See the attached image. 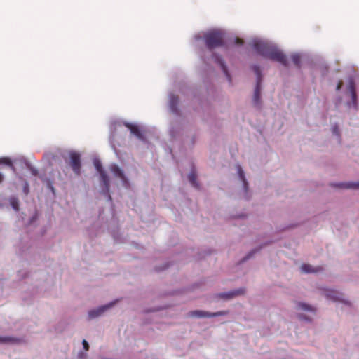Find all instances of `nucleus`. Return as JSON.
I'll use <instances>...</instances> for the list:
<instances>
[{
	"mask_svg": "<svg viewBox=\"0 0 359 359\" xmlns=\"http://www.w3.org/2000/svg\"><path fill=\"white\" fill-rule=\"evenodd\" d=\"M198 60L205 67H229L224 56L216 51L222 48L233 65L250 63L252 57L276 63L282 67H330L325 55L318 51L300 50L288 54L277 43L259 36L252 37L248 43L233 32L212 27L196 32L191 39Z\"/></svg>",
	"mask_w": 359,
	"mask_h": 359,
	"instance_id": "f257e3e1",
	"label": "nucleus"
},
{
	"mask_svg": "<svg viewBox=\"0 0 359 359\" xmlns=\"http://www.w3.org/2000/svg\"><path fill=\"white\" fill-rule=\"evenodd\" d=\"M94 166L97 170V172L100 174V180L102 182L104 188L103 189V193L105 195H107L109 199L111 201V197L109 192V178L108 175H107L106 172L103 170L102 163L100 160H95L94 161Z\"/></svg>",
	"mask_w": 359,
	"mask_h": 359,
	"instance_id": "f03ea898",
	"label": "nucleus"
},
{
	"mask_svg": "<svg viewBox=\"0 0 359 359\" xmlns=\"http://www.w3.org/2000/svg\"><path fill=\"white\" fill-rule=\"evenodd\" d=\"M255 74L257 76V83L254 92L253 104L255 107L259 108L261 106V83H262V74L261 69L256 68L254 69Z\"/></svg>",
	"mask_w": 359,
	"mask_h": 359,
	"instance_id": "7ed1b4c3",
	"label": "nucleus"
},
{
	"mask_svg": "<svg viewBox=\"0 0 359 359\" xmlns=\"http://www.w3.org/2000/svg\"><path fill=\"white\" fill-rule=\"evenodd\" d=\"M229 313L228 311H221L214 313L203 311H192L189 313V316L193 318H212L220 316H225Z\"/></svg>",
	"mask_w": 359,
	"mask_h": 359,
	"instance_id": "20e7f679",
	"label": "nucleus"
},
{
	"mask_svg": "<svg viewBox=\"0 0 359 359\" xmlns=\"http://www.w3.org/2000/svg\"><path fill=\"white\" fill-rule=\"evenodd\" d=\"M346 95L351 98V104L354 108H357V95L355 91V81L353 78H350L346 89Z\"/></svg>",
	"mask_w": 359,
	"mask_h": 359,
	"instance_id": "39448f33",
	"label": "nucleus"
},
{
	"mask_svg": "<svg viewBox=\"0 0 359 359\" xmlns=\"http://www.w3.org/2000/svg\"><path fill=\"white\" fill-rule=\"evenodd\" d=\"M70 156V165L74 172L76 175H79L81 172V156L76 152H72Z\"/></svg>",
	"mask_w": 359,
	"mask_h": 359,
	"instance_id": "423d86ee",
	"label": "nucleus"
},
{
	"mask_svg": "<svg viewBox=\"0 0 359 359\" xmlns=\"http://www.w3.org/2000/svg\"><path fill=\"white\" fill-rule=\"evenodd\" d=\"M125 126L130 130V133L135 135L138 139L144 140V137L137 126L126 123Z\"/></svg>",
	"mask_w": 359,
	"mask_h": 359,
	"instance_id": "0eeeda50",
	"label": "nucleus"
},
{
	"mask_svg": "<svg viewBox=\"0 0 359 359\" xmlns=\"http://www.w3.org/2000/svg\"><path fill=\"white\" fill-rule=\"evenodd\" d=\"M244 292L245 291L243 289H238V290H236L229 292L220 293V294H219L218 296L224 299H232L238 295L243 294L244 293Z\"/></svg>",
	"mask_w": 359,
	"mask_h": 359,
	"instance_id": "6e6552de",
	"label": "nucleus"
},
{
	"mask_svg": "<svg viewBox=\"0 0 359 359\" xmlns=\"http://www.w3.org/2000/svg\"><path fill=\"white\" fill-rule=\"evenodd\" d=\"M109 169L115 177L120 178L123 182H126V178L124 175L123 172L117 165H111Z\"/></svg>",
	"mask_w": 359,
	"mask_h": 359,
	"instance_id": "1a4fd4ad",
	"label": "nucleus"
},
{
	"mask_svg": "<svg viewBox=\"0 0 359 359\" xmlns=\"http://www.w3.org/2000/svg\"><path fill=\"white\" fill-rule=\"evenodd\" d=\"M112 304L102 306L97 309L91 310L88 312V316L90 318H94L99 316H100L102 313H104V311H106L108 308H109Z\"/></svg>",
	"mask_w": 359,
	"mask_h": 359,
	"instance_id": "9d476101",
	"label": "nucleus"
},
{
	"mask_svg": "<svg viewBox=\"0 0 359 359\" xmlns=\"http://www.w3.org/2000/svg\"><path fill=\"white\" fill-rule=\"evenodd\" d=\"M301 270L304 273H313L322 270V268L318 267L317 269H314L311 265L309 264H304L301 266Z\"/></svg>",
	"mask_w": 359,
	"mask_h": 359,
	"instance_id": "9b49d317",
	"label": "nucleus"
},
{
	"mask_svg": "<svg viewBox=\"0 0 359 359\" xmlns=\"http://www.w3.org/2000/svg\"><path fill=\"white\" fill-rule=\"evenodd\" d=\"M325 295L328 299L334 301L339 300V293L334 290H327L325 291Z\"/></svg>",
	"mask_w": 359,
	"mask_h": 359,
	"instance_id": "f8f14e48",
	"label": "nucleus"
},
{
	"mask_svg": "<svg viewBox=\"0 0 359 359\" xmlns=\"http://www.w3.org/2000/svg\"><path fill=\"white\" fill-rule=\"evenodd\" d=\"M339 187L346 189H359V182L357 183L349 182L345 184H341L338 185Z\"/></svg>",
	"mask_w": 359,
	"mask_h": 359,
	"instance_id": "ddd939ff",
	"label": "nucleus"
},
{
	"mask_svg": "<svg viewBox=\"0 0 359 359\" xmlns=\"http://www.w3.org/2000/svg\"><path fill=\"white\" fill-rule=\"evenodd\" d=\"M9 202L12 208L15 210H19V200L15 196H12L9 199Z\"/></svg>",
	"mask_w": 359,
	"mask_h": 359,
	"instance_id": "4468645a",
	"label": "nucleus"
},
{
	"mask_svg": "<svg viewBox=\"0 0 359 359\" xmlns=\"http://www.w3.org/2000/svg\"><path fill=\"white\" fill-rule=\"evenodd\" d=\"M188 179L194 187H198V184L196 182V175L194 172H191L189 174Z\"/></svg>",
	"mask_w": 359,
	"mask_h": 359,
	"instance_id": "2eb2a0df",
	"label": "nucleus"
},
{
	"mask_svg": "<svg viewBox=\"0 0 359 359\" xmlns=\"http://www.w3.org/2000/svg\"><path fill=\"white\" fill-rule=\"evenodd\" d=\"M298 309H302L304 311H315V309L311 306L310 305H308L304 303H299L298 304Z\"/></svg>",
	"mask_w": 359,
	"mask_h": 359,
	"instance_id": "dca6fc26",
	"label": "nucleus"
},
{
	"mask_svg": "<svg viewBox=\"0 0 359 359\" xmlns=\"http://www.w3.org/2000/svg\"><path fill=\"white\" fill-rule=\"evenodd\" d=\"M1 164L8 165L13 168V165L12 164L11 159L7 157L0 158V165Z\"/></svg>",
	"mask_w": 359,
	"mask_h": 359,
	"instance_id": "f3484780",
	"label": "nucleus"
},
{
	"mask_svg": "<svg viewBox=\"0 0 359 359\" xmlns=\"http://www.w3.org/2000/svg\"><path fill=\"white\" fill-rule=\"evenodd\" d=\"M238 175H239V177L242 180V181L243 182V184H244V186L246 188L247 187V181L245 178V175H244V172L241 168V167L240 165L238 166Z\"/></svg>",
	"mask_w": 359,
	"mask_h": 359,
	"instance_id": "a211bd4d",
	"label": "nucleus"
},
{
	"mask_svg": "<svg viewBox=\"0 0 359 359\" xmlns=\"http://www.w3.org/2000/svg\"><path fill=\"white\" fill-rule=\"evenodd\" d=\"M82 344H83V348H84L86 351H88V349H89V345H88V343L86 341V340L83 339V340Z\"/></svg>",
	"mask_w": 359,
	"mask_h": 359,
	"instance_id": "6ab92c4d",
	"label": "nucleus"
},
{
	"mask_svg": "<svg viewBox=\"0 0 359 359\" xmlns=\"http://www.w3.org/2000/svg\"><path fill=\"white\" fill-rule=\"evenodd\" d=\"M11 339L8 337H0V343H6L10 341Z\"/></svg>",
	"mask_w": 359,
	"mask_h": 359,
	"instance_id": "aec40b11",
	"label": "nucleus"
},
{
	"mask_svg": "<svg viewBox=\"0 0 359 359\" xmlns=\"http://www.w3.org/2000/svg\"><path fill=\"white\" fill-rule=\"evenodd\" d=\"M248 67H262L259 63H250Z\"/></svg>",
	"mask_w": 359,
	"mask_h": 359,
	"instance_id": "412c9836",
	"label": "nucleus"
},
{
	"mask_svg": "<svg viewBox=\"0 0 359 359\" xmlns=\"http://www.w3.org/2000/svg\"><path fill=\"white\" fill-rule=\"evenodd\" d=\"M177 101H178V97H175V96L172 97V98H171V103H172V105L174 104L177 103Z\"/></svg>",
	"mask_w": 359,
	"mask_h": 359,
	"instance_id": "4be33fe9",
	"label": "nucleus"
},
{
	"mask_svg": "<svg viewBox=\"0 0 359 359\" xmlns=\"http://www.w3.org/2000/svg\"><path fill=\"white\" fill-rule=\"evenodd\" d=\"M342 86H343V81H339L338 82V83H337V88H336L337 90H339L341 88Z\"/></svg>",
	"mask_w": 359,
	"mask_h": 359,
	"instance_id": "5701e85b",
	"label": "nucleus"
},
{
	"mask_svg": "<svg viewBox=\"0 0 359 359\" xmlns=\"http://www.w3.org/2000/svg\"><path fill=\"white\" fill-rule=\"evenodd\" d=\"M223 70H224V72L226 74V76L228 77L229 81L231 82V77H230L229 74H228L227 69L224 68V69H223Z\"/></svg>",
	"mask_w": 359,
	"mask_h": 359,
	"instance_id": "b1692460",
	"label": "nucleus"
},
{
	"mask_svg": "<svg viewBox=\"0 0 359 359\" xmlns=\"http://www.w3.org/2000/svg\"><path fill=\"white\" fill-rule=\"evenodd\" d=\"M334 65H340V61L339 59H335L334 60Z\"/></svg>",
	"mask_w": 359,
	"mask_h": 359,
	"instance_id": "393cba45",
	"label": "nucleus"
},
{
	"mask_svg": "<svg viewBox=\"0 0 359 359\" xmlns=\"http://www.w3.org/2000/svg\"><path fill=\"white\" fill-rule=\"evenodd\" d=\"M25 189V193H26V194H27V193H28L27 184H26V186L25 187V189Z\"/></svg>",
	"mask_w": 359,
	"mask_h": 359,
	"instance_id": "a878e982",
	"label": "nucleus"
},
{
	"mask_svg": "<svg viewBox=\"0 0 359 359\" xmlns=\"http://www.w3.org/2000/svg\"><path fill=\"white\" fill-rule=\"evenodd\" d=\"M3 175H1V173L0 172V183L3 181Z\"/></svg>",
	"mask_w": 359,
	"mask_h": 359,
	"instance_id": "bb28decb",
	"label": "nucleus"
},
{
	"mask_svg": "<svg viewBox=\"0 0 359 359\" xmlns=\"http://www.w3.org/2000/svg\"><path fill=\"white\" fill-rule=\"evenodd\" d=\"M333 133H335V134H337V128H334Z\"/></svg>",
	"mask_w": 359,
	"mask_h": 359,
	"instance_id": "cd10ccee",
	"label": "nucleus"
},
{
	"mask_svg": "<svg viewBox=\"0 0 359 359\" xmlns=\"http://www.w3.org/2000/svg\"><path fill=\"white\" fill-rule=\"evenodd\" d=\"M32 172L34 175H36L37 174V172L36 170H32Z\"/></svg>",
	"mask_w": 359,
	"mask_h": 359,
	"instance_id": "c85d7f7f",
	"label": "nucleus"
},
{
	"mask_svg": "<svg viewBox=\"0 0 359 359\" xmlns=\"http://www.w3.org/2000/svg\"><path fill=\"white\" fill-rule=\"evenodd\" d=\"M349 67L354 68V67H357V66H355V65H353L350 66Z\"/></svg>",
	"mask_w": 359,
	"mask_h": 359,
	"instance_id": "c756f323",
	"label": "nucleus"
},
{
	"mask_svg": "<svg viewBox=\"0 0 359 359\" xmlns=\"http://www.w3.org/2000/svg\"><path fill=\"white\" fill-rule=\"evenodd\" d=\"M299 318H300L301 319H303V316H299Z\"/></svg>",
	"mask_w": 359,
	"mask_h": 359,
	"instance_id": "7c9ffc66",
	"label": "nucleus"
}]
</instances>
